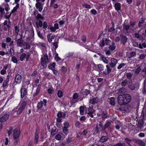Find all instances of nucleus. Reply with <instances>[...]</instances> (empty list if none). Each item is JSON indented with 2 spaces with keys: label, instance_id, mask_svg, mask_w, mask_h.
<instances>
[{
  "label": "nucleus",
  "instance_id": "cd10ccee",
  "mask_svg": "<svg viewBox=\"0 0 146 146\" xmlns=\"http://www.w3.org/2000/svg\"><path fill=\"white\" fill-rule=\"evenodd\" d=\"M31 34L28 36V38L30 40H31L32 38H34V30L33 28L31 30Z\"/></svg>",
  "mask_w": 146,
  "mask_h": 146
},
{
  "label": "nucleus",
  "instance_id": "0e129e2a",
  "mask_svg": "<svg viewBox=\"0 0 146 146\" xmlns=\"http://www.w3.org/2000/svg\"><path fill=\"white\" fill-rule=\"evenodd\" d=\"M82 6L88 9H90L91 8L90 5L88 3H84L82 5Z\"/></svg>",
  "mask_w": 146,
  "mask_h": 146
},
{
  "label": "nucleus",
  "instance_id": "774afa93",
  "mask_svg": "<svg viewBox=\"0 0 146 146\" xmlns=\"http://www.w3.org/2000/svg\"><path fill=\"white\" fill-rule=\"evenodd\" d=\"M123 29L126 31H127L129 29L130 27V25H123Z\"/></svg>",
  "mask_w": 146,
  "mask_h": 146
},
{
  "label": "nucleus",
  "instance_id": "dca6fc26",
  "mask_svg": "<svg viewBox=\"0 0 146 146\" xmlns=\"http://www.w3.org/2000/svg\"><path fill=\"white\" fill-rule=\"evenodd\" d=\"M121 41V43L125 45L127 42L128 38L125 35H120Z\"/></svg>",
  "mask_w": 146,
  "mask_h": 146
},
{
  "label": "nucleus",
  "instance_id": "6e6552de",
  "mask_svg": "<svg viewBox=\"0 0 146 146\" xmlns=\"http://www.w3.org/2000/svg\"><path fill=\"white\" fill-rule=\"evenodd\" d=\"M129 88L131 90H136L139 89V86L138 84L137 83H131L128 86Z\"/></svg>",
  "mask_w": 146,
  "mask_h": 146
},
{
  "label": "nucleus",
  "instance_id": "7ed1b4c3",
  "mask_svg": "<svg viewBox=\"0 0 146 146\" xmlns=\"http://www.w3.org/2000/svg\"><path fill=\"white\" fill-rule=\"evenodd\" d=\"M44 58L42 57L40 58V62L43 68H46L47 67V63L50 61V59H49L48 55L46 54L44 56Z\"/></svg>",
  "mask_w": 146,
  "mask_h": 146
},
{
  "label": "nucleus",
  "instance_id": "a19ab883",
  "mask_svg": "<svg viewBox=\"0 0 146 146\" xmlns=\"http://www.w3.org/2000/svg\"><path fill=\"white\" fill-rule=\"evenodd\" d=\"M36 18L37 20H39L40 19L43 20L44 17L40 13H38L36 16Z\"/></svg>",
  "mask_w": 146,
  "mask_h": 146
},
{
  "label": "nucleus",
  "instance_id": "49530a36",
  "mask_svg": "<svg viewBox=\"0 0 146 146\" xmlns=\"http://www.w3.org/2000/svg\"><path fill=\"white\" fill-rule=\"evenodd\" d=\"M146 56V54H140L139 57V59L141 60H144Z\"/></svg>",
  "mask_w": 146,
  "mask_h": 146
},
{
  "label": "nucleus",
  "instance_id": "f257e3e1",
  "mask_svg": "<svg viewBox=\"0 0 146 146\" xmlns=\"http://www.w3.org/2000/svg\"><path fill=\"white\" fill-rule=\"evenodd\" d=\"M47 101L46 99H43L42 101H40L38 103L36 106L37 112H44L46 109Z\"/></svg>",
  "mask_w": 146,
  "mask_h": 146
},
{
  "label": "nucleus",
  "instance_id": "20e7f679",
  "mask_svg": "<svg viewBox=\"0 0 146 146\" xmlns=\"http://www.w3.org/2000/svg\"><path fill=\"white\" fill-rule=\"evenodd\" d=\"M20 133V131H19L18 129H15L13 134V138L15 141L14 143L16 145L17 144L19 141V137Z\"/></svg>",
  "mask_w": 146,
  "mask_h": 146
},
{
  "label": "nucleus",
  "instance_id": "4c0bfd02",
  "mask_svg": "<svg viewBox=\"0 0 146 146\" xmlns=\"http://www.w3.org/2000/svg\"><path fill=\"white\" fill-rule=\"evenodd\" d=\"M115 98L113 97H111L110 99V104L111 106H114L115 105Z\"/></svg>",
  "mask_w": 146,
  "mask_h": 146
},
{
  "label": "nucleus",
  "instance_id": "052dcab7",
  "mask_svg": "<svg viewBox=\"0 0 146 146\" xmlns=\"http://www.w3.org/2000/svg\"><path fill=\"white\" fill-rule=\"evenodd\" d=\"M111 41L110 40L108 39L107 38H104V43L105 45H107L108 44H109L110 43Z\"/></svg>",
  "mask_w": 146,
  "mask_h": 146
},
{
  "label": "nucleus",
  "instance_id": "5701e85b",
  "mask_svg": "<svg viewBox=\"0 0 146 146\" xmlns=\"http://www.w3.org/2000/svg\"><path fill=\"white\" fill-rule=\"evenodd\" d=\"M23 47L25 49H29L30 48L31 45L28 42H25L23 43Z\"/></svg>",
  "mask_w": 146,
  "mask_h": 146
},
{
  "label": "nucleus",
  "instance_id": "680f3d73",
  "mask_svg": "<svg viewBox=\"0 0 146 146\" xmlns=\"http://www.w3.org/2000/svg\"><path fill=\"white\" fill-rule=\"evenodd\" d=\"M61 70L65 74L67 72V69L66 67L63 66L61 68Z\"/></svg>",
  "mask_w": 146,
  "mask_h": 146
},
{
  "label": "nucleus",
  "instance_id": "338daca9",
  "mask_svg": "<svg viewBox=\"0 0 146 146\" xmlns=\"http://www.w3.org/2000/svg\"><path fill=\"white\" fill-rule=\"evenodd\" d=\"M40 128L38 126H37L36 129V131L35 133V134L39 135L40 133Z\"/></svg>",
  "mask_w": 146,
  "mask_h": 146
},
{
  "label": "nucleus",
  "instance_id": "ddd939ff",
  "mask_svg": "<svg viewBox=\"0 0 146 146\" xmlns=\"http://www.w3.org/2000/svg\"><path fill=\"white\" fill-rule=\"evenodd\" d=\"M106 66V69H105L103 71V73L105 75H108L109 74L110 72H111V68L109 65H107Z\"/></svg>",
  "mask_w": 146,
  "mask_h": 146
},
{
  "label": "nucleus",
  "instance_id": "2f4dec72",
  "mask_svg": "<svg viewBox=\"0 0 146 146\" xmlns=\"http://www.w3.org/2000/svg\"><path fill=\"white\" fill-rule=\"evenodd\" d=\"M81 66V62L79 60V61H78L76 62V71L77 72H79V69Z\"/></svg>",
  "mask_w": 146,
  "mask_h": 146
},
{
  "label": "nucleus",
  "instance_id": "864d4df0",
  "mask_svg": "<svg viewBox=\"0 0 146 146\" xmlns=\"http://www.w3.org/2000/svg\"><path fill=\"white\" fill-rule=\"evenodd\" d=\"M57 94L59 98H61L63 96V93L61 91L59 90L57 91Z\"/></svg>",
  "mask_w": 146,
  "mask_h": 146
},
{
  "label": "nucleus",
  "instance_id": "39448f33",
  "mask_svg": "<svg viewBox=\"0 0 146 146\" xmlns=\"http://www.w3.org/2000/svg\"><path fill=\"white\" fill-rule=\"evenodd\" d=\"M93 106L91 105L88 107H85V111L87 113V114L91 118L94 117L93 113L95 112V110L93 109Z\"/></svg>",
  "mask_w": 146,
  "mask_h": 146
},
{
  "label": "nucleus",
  "instance_id": "72a5a7b5",
  "mask_svg": "<svg viewBox=\"0 0 146 146\" xmlns=\"http://www.w3.org/2000/svg\"><path fill=\"white\" fill-rule=\"evenodd\" d=\"M19 7V3L16 4V6L14 7L13 9L11 11L13 13L17 11V9H18Z\"/></svg>",
  "mask_w": 146,
  "mask_h": 146
},
{
  "label": "nucleus",
  "instance_id": "37998d69",
  "mask_svg": "<svg viewBox=\"0 0 146 146\" xmlns=\"http://www.w3.org/2000/svg\"><path fill=\"white\" fill-rule=\"evenodd\" d=\"M0 12L1 13V17H2L5 13L4 9L3 7H0Z\"/></svg>",
  "mask_w": 146,
  "mask_h": 146
},
{
  "label": "nucleus",
  "instance_id": "473e14b6",
  "mask_svg": "<svg viewBox=\"0 0 146 146\" xmlns=\"http://www.w3.org/2000/svg\"><path fill=\"white\" fill-rule=\"evenodd\" d=\"M136 141L138 143V145L141 146H145V144L144 142L141 140L139 139H137Z\"/></svg>",
  "mask_w": 146,
  "mask_h": 146
},
{
  "label": "nucleus",
  "instance_id": "c85d7f7f",
  "mask_svg": "<svg viewBox=\"0 0 146 146\" xmlns=\"http://www.w3.org/2000/svg\"><path fill=\"white\" fill-rule=\"evenodd\" d=\"M63 133H60V134H56L55 136V138L56 140H60L62 138V136L63 137Z\"/></svg>",
  "mask_w": 146,
  "mask_h": 146
},
{
  "label": "nucleus",
  "instance_id": "b1692460",
  "mask_svg": "<svg viewBox=\"0 0 146 146\" xmlns=\"http://www.w3.org/2000/svg\"><path fill=\"white\" fill-rule=\"evenodd\" d=\"M62 132L63 134V138H65V137L66 136L69 132L68 128H62Z\"/></svg>",
  "mask_w": 146,
  "mask_h": 146
},
{
  "label": "nucleus",
  "instance_id": "c756f323",
  "mask_svg": "<svg viewBox=\"0 0 146 146\" xmlns=\"http://www.w3.org/2000/svg\"><path fill=\"white\" fill-rule=\"evenodd\" d=\"M85 107L86 106H81L79 108V111L80 114L81 115H83L84 114V110H85Z\"/></svg>",
  "mask_w": 146,
  "mask_h": 146
},
{
  "label": "nucleus",
  "instance_id": "5fc2aeb1",
  "mask_svg": "<svg viewBox=\"0 0 146 146\" xmlns=\"http://www.w3.org/2000/svg\"><path fill=\"white\" fill-rule=\"evenodd\" d=\"M64 127H62L63 128H68L69 124L68 121H65L64 122Z\"/></svg>",
  "mask_w": 146,
  "mask_h": 146
},
{
  "label": "nucleus",
  "instance_id": "e433bc0d",
  "mask_svg": "<svg viewBox=\"0 0 146 146\" xmlns=\"http://www.w3.org/2000/svg\"><path fill=\"white\" fill-rule=\"evenodd\" d=\"M108 139V138L107 137L105 136H102L100 140V142L102 143H104L106 142Z\"/></svg>",
  "mask_w": 146,
  "mask_h": 146
},
{
  "label": "nucleus",
  "instance_id": "4468645a",
  "mask_svg": "<svg viewBox=\"0 0 146 146\" xmlns=\"http://www.w3.org/2000/svg\"><path fill=\"white\" fill-rule=\"evenodd\" d=\"M57 117L56 119V121L58 122H61L62 121V112L59 111L57 113Z\"/></svg>",
  "mask_w": 146,
  "mask_h": 146
},
{
  "label": "nucleus",
  "instance_id": "09e8293b",
  "mask_svg": "<svg viewBox=\"0 0 146 146\" xmlns=\"http://www.w3.org/2000/svg\"><path fill=\"white\" fill-rule=\"evenodd\" d=\"M13 127H9V130H7V132L8 136L9 137L10 136V135L11 133L12 132L13 130Z\"/></svg>",
  "mask_w": 146,
  "mask_h": 146
},
{
  "label": "nucleus",
  "instance_id": "3c124183",
  "mask_svg": "<svg viewBox=\"0 0 146 146\" xmlns=\"http://www.w3.org/2000/svg\"><path fill=\"white\" fill-rule=\"evenodd\" d=\"M14 29L15 33L18 35L19 31V26H15L14 27Z\"/></svg>",
  "mask_w": 146,
  "mask_h": 146
},
{
  "label": "nucleus",
  "instance_id": "f704fd0d",
  "mask_svg": "<svg viewBox=\"0 0 146 146\" xmlns=\"http://www.w3.org/2000/svg\"><path fill=\"white\" fill-rule=\"evenodd\" d=\"M82 93L84 95H85L86 96H87L90 94V90L88 89H84L82 92Z\"/></svg>",
  "mask_w": 146,
  "mask_h": 146
},
{
  "label": "nucleus",
  "instance_id": "1a4fd4ad",
  "mask_svg": "<svg viewBox=\"0 0 146 146\" xmlns=\"http://www.w3.org/2000/svg\"><path fill=\"white\" fill-rule=\"evenodd\" d=\"M122 96L124 98V100H125L126 105L128 104L130 102L131 100V97L129 94H124L122 95Z\"/></svg>",
  "mask_w": 146,
  "mask_h": 146
},
{
  "label": "nucleus",
  "instance_id": "603ef678",
  "mask_svg": "<svg viewBox=\"0 0 146 146\" xmlns=\"http://www.w3.org/2000/svg\"><path fill=\"white\" fill-rule=\"evenodd\" d=\"M114 146H127V145L124 143L119 142L114 145Z\"/></svg>",
  "mask_w": 146,
  "mask_h": 146
},
{
  "label": "nucleus",
  "instance_id": "c9c22d12",
  "mask_svg": "<svg viewBox=\"0 0 146 146\" xmlns=\"http://www.w3.org/2000/svg\"><path fill=\"white\" fill-rule=\"evenodd\" d=\"M36 25L37 28H39L38 27H42L43 25L42 21L41 20H38V22H36Z\"/></svg>",
  "mask_w": 146,
  "mask_h": 146
},
{
  "label": "nucleus",
  "instance_id": "4be33fe9",
  "mask_svg": "<svg viewBox=\"0 0 146 146\" xmlns=\"http://www.w3.org/2000/svg\"><path fill=\"white\" fill-rule=\"evenodd\" d=\"M9 81L4 80L3 81L2 85L1 86V87L3 88L4 89H6L9 86Z\"/></svg>",
  "mask_w": 146,
  "mask_h": 146
},
{
  "label": "nucleus",
  "instance_id": "8fccbe9b",
  "mask_svg": "<svg viewBox=\"0 0 146 146\" xmlns=\"http://www.w3.org/2000/svg\"><path fill=\"white\" fill-rule=\"evenodd\" d=\"M74 54V52H69L66 53L65 56L66 57L68 58L70 57H71Z\"/></svg>",
  "mask_w": 146,
  "mask_h": 146
},
{
  "label": "nucleus",
  "instance_id": "13d9d810",
  "mask_svg": "<svg viewBox=\"0 0 146 146\" xmlns=\"http://www.w3.org/2000/svg\"><path fill=\"white\" fill-rule=\"evenodd\" d=\"M11 60L15 63H17L18 62L15 56H13L12 57Z\"/></svg>",
  "mask_w": 146,
  "mask_h": 146
},
{
  "label": "nucleus",
  "instance_id": "a211bd4d",
  "mask_svg": "<svg viewBox=\"0 0 146 146\" xmlns=\"http://www.w3.org/2000/svg\"><path fill=\"white\" fill-rule=\"evenodd\" d=\"M9 115L8 114H6L3 116L0 117V122H4L6 121L9 118Z\"/></svg>",
  "mask_w": 146,
  "mask_h": 146
},
{
  "label": "nucleus",
  "instance_id": "a878e982",
  "mask_svg": "<svg viewBox=\"0 0 146 146\" xmlns=\"http://www.w3.org/2000/svg\"><path fill=\"white\" fill-rule=\"evenodd\" d=\"M23 39H18L17 40V45L18 46L21 47L23 44Z\"/></svg>",
  "mask_w": 146,
  "mask_h": 146
},
{
  "label": "nucleus",
  "instance_id": "c03bdc74",
  "mask_svg": "<svg viewBox=\"0 0 146 146\" xmlns=\"http://www.w3.org/2000/svg\"><path fill=\"white\" fill-rule=\"evenodd\" d=\"M100 45V46L101 47H103L104 45H105V44L104 43V38H103L100 41L99 43Z\"/></svg>",
  "mask_w": 146,
  "mask_h": 146
},
{
  "label": "nucleus",
  "instance_id": "2eb2a0df",
  "mask_svg": "<svg viewBox=\"0 0 146 146\" xmlns=\"http://www.w3.org/2000/svg\"><path fill=\"white\" fill-rule=\"evenodd\" d=\"M41 87V85L40 84L38 85L35 92L33 93V96L34 97L36 96L39 94L40 90Z\"/></svg>",
  "mask_w": 146,
  "mask_h": 146
},
{
  "label": "nucleus",
  "instance_id": "e2e57ef3",
  "mask_svg": "<svg viewBox=\"0 0 146 146\" xmlns=\"http://www.w3.org/2000/svg\"><path fill=\"white\" fill-rule=\"evenodd\" d=\"M125 92V88L123 87H122L119 89V92L121 94L124 93Z\"/></svg>",
  "mask_w": 146,
  "mask_h": 146
},
{
  "label": "nucleus",
  "instance_id": "a18cd8bd",
  "mask_svg": "<svg viewBox=\"0 0 146 146\" xmlns=\"http://www.w3.org/2000/svg\"><path fill=\"white\" fill-rule=\"evenodd\" d=\"M111 123L110 121H108L105 124L104 126L103 127V129L105 130L110 125Z\"/></svg>",
  "mask_w": 146,
  "mask_h": 146
},
{
  "label": "nucleus",
  "instance_id": "58836bf2",
  "mask_svg": "<svg viewBox=\"0 0 146 146\" xmlns=\"http://www.w3.org/2000/svg\"><path fill=\"white\" fill-rule=\"evenodd\" d=\"M39 135L35 134L34 142L36 144H37L38 142Z\"/></svg>",
  "mask_w": 146,
  "mask_h": 146
},
{
  "label": "nucleus",
  "instance_id": "0eeeda50",
  "mask_svg": "<svg viewBox=\"0 0 146 146\" xmlns=\"http://www.w3.org/2000/svg\"><path fill=\"white\" fill-rule=\"evenodd\" d=\"M22 81V76L21 75L16 74L15 75V80L13 84V86H15L17 84H20Z\"/></svg>",
  "mask_w": 146,
  "mask_h": 146
},
{
  "label": "nucleus",
  "instance_id": "69168bd1",
  "mask_svg": "<svg viewBox=\"0 0 146 146\" xmlns=\"http://www.w3.org/2000/svg\"><path fill=\"white\" fill-rule=\"evenodd\" d=\"M127 82V81L126 79L123 80L121 82V86L123 87L125 86L126 85Z\"/></svg>",
  "mask_w": 146,
  "mask_h": 146
},
{
  "label": "nucleus",
  "instance_id": "6e6d98bb",
  "mask_svg": "<svg viewBox=\"0 0 146 146\" xmlns=\"http://www.w3.org/2000/svg\"><path fill=\"white\" fill-rule=\"evenodd\" d=\"M133 75V73H132L130 72H129V73H127L126 76L127 78L128 79H130L131 78Z\"/></svg>",
  "mask_w": 146,
  "mask_h": 146
},
{
  "label": "nucleus",
  "instance_id": "ea45409f",
  "mask_svg": "<svg viewBox=\"0 0 146 146\" xmlns=\"http://www.w3.org/2000/svg\"><path fill=\"white\" fill-rule=\"evenodd\" d=\"M135 56L136 52L134 51H132L130 52L128 56V57L129 58H131Z\"/></svg>",
  "mask_w": 146,
  "mask_h": 146
},
{
  "label": "nucleus",
  "instance_id": "bf43d9fd",
  "mask_svg": "<svg viewBox=\"0 0 146 146\" xmlns=\"http://www.w3.org/2000/svg\"><path fill=\"white\" fill-rule=\"evenodd\" d=\"M125 140L127 144L129 145H131L130 143L132 141V140L126 137L125 138Z\"/></svg>",
  "mask_w": 146,
  "mask_h": 146
},
{
  "label": "nucleus",
  "instance_id": "9d476101",
  "mask_svg": "<svg viewBox=\"0 0 146 146\" xmlns=\"http://www.w3.org/2000/svg\"><path fill=\"white\" fill-rule=\"evenodd\" d=\"M118 103L120 105H126L124 98L122 96V95L119 96L117 99Z\"/></svg>",
  "mask_w": 146,
  "mask_h": 146
},
{
  "label": "nucleus",
  "instance_id": "f3484780",
  "mask_svg": "<svg viewBox=\"0 0 146 146\" xmlns=\"http://www.w3.org/2000/svg\"><path fill=\"white\" fill-rule=\"evenodd\" d=\"M21 96L23 98L27 93V89H20Z\"/></svg>",
  "mask_w": 146,
  "mask_h": 146
},
{
  "label": "nucleus",
  "instance_id": "7c9ffc66",
  "mask_svg": "<svg viewBox=\"0 0 146 146\" xmlns=\"http://www.w3.org/2000/svg\"><path fill=\"white\" fill-rule=\"evenodd\" d=\"M108 113L106 111H103L102 113V117L103 119L107 117Z\"/></svg>",
  "mask_w": 146,
  "mask_h": 146
},
{
  "label": "nucleus",
  "instance_id": "f03ea898",
  "mask_svg": "<svg viewBox=\"0 0 146 146\" xmlns=\"http://www.w3.org/2000/svg\"><path fill=\"white\" fill-rule=\"evenodd\" d=\"M27 104V102L26 101H23L21 102L20 103V105H19L17 106L18 108V110L15 111L13 110L12 112H16L17 114V115L20 114L23 111L25 108Z\"/></svg>",
  "mask_w": 146,
  "mask_h": 146
},
{
  "label": "nucleus",
  "instance_id": "4d7b16f0",
  "mask_svg": "<svg viewBox=\"0 0 146 146\" xmlns=\"http://www.w3.org/2000/svg\"><path fill=\"white\" fill-rule=\"evenodd\" d=\"M37 3L35 4V7L37 9H38L39 8L43 6L42 5L41 3L39 2H36Z\"/></svg>",
  "mask_w": 146,
  "mask_h": 146
},
{
  "label": "nucleus",
  "instance_id": "f8f14e48",
  "mask_svg": "<svg viewBox=\"0 0 146 146\" xmlns=\"http://www.w3.org/2000/svg\"><path fill=\"white\" fill-rule=\"evenodd\" d=\"M118 61L116 59L112 58L111 59V62L109 63L110 66L111 68H113L115 66Z\"/></svg>",
  "mask_w": 146,
  "mask_h": 146
},
{
  "label": "nucleus",
  "instance_id": "6ab92c4d",
  "mask_svg": "<svg viewBox=\"0 0 146 146\" xmlns=\"http://www.w3.org/2000/svg\"><path fill=\"white\" fill-rule=\"evenodd\" d=\"M55 35L54 34L52 35L51 34H49L47 36V39L48 42L51 43L53 39L55 38Z\"/></svg>",
  "mask_w": 146,
  "mask_h": 146
},
{
  "label": "nucleus",
  "instance_id": "423d86ee",
  "mask_svg": "<svg viewBox=\"0 0 146 146\" xmlns=\"http://www.w3.org/2000/svg\"><path fill=\"white\" fill-rule=\"evenodd\" d=\"M31 54L29 52H27L26 53H22L20 55L19 57L20 60L21 61H23L25 59L27 62L28 61L30 58Z\"/></svg>",
  "mask_w": 146,
  "mask_h": 146
},
{
  "label": "nucleus",
  "instance_id": "79ce46f5",
  "mask_svg": "<svg viewBox=\"0 0 146 146\" xmlns=\"http://www.w3.org/2000/svg\"><path fill=\"white\" fill-rule=\"evenodd\" d=\"M9 54L11 56H13L15 54V51L13 48H10L9 49Z\"/></svg>",
  "mask_w": 146,
  "mask_h": 146
},
{
  "label": "nucleus",
  "instance_id": "9b49d317",
  "mask_svg": "<svg viewBox=\"0 0 146 146\" xmlns=\"http://www.w3.org/2000/svg\"><path fill=\"white\" fill-rule=\"evenodd\" d=\"M98 102L99 98L98 97L90 98L89 100V103L92 105L97 104Z\"/></svg>",
  "mask_w": 146,
  "mask_h": 146
},
{
  "label": "nucleus",
  "instance_id": "393cba45",
  "mask_svg": "<svg viewBox=\"0 0 146 146\" xmlns=\"http://www.w3.org/2000/svg\"><path fill=\"white\" fill-rule=\"evenodd\" d=\"M109 58L107 57H105L104 56H101V60L106 64H108L109 62Z\"/></svg>",
  "mask_w": 146,
  "mask_h": 146
},
{
  "label": "nucleus",
  "instance_id": "de8ad7c7",
  "mask_svg": "<svg viewBox=\"0 0 146 146\" xmlns=\"http://www.w3.org/2000/svg\"><path fill=\"white\" fill-rule=\"evenodd\" d=\"M141 70V69L140 66L138 67L136 69L135 72V74H138L140 72Z\"/></svg>",
  "mask_w": 146,
  "mask_h": 146
},
{
  "label": "nucleus",
  "instance_id": "aec40b11",
  "mask_svg": "<svg viewBox=\"0 0 146 146\" xmlns=\"http://www.w3.org/2000/svg\"><path fill=\"white\" fill-rule=\"evenodd\" d=\"M58 130L57 129L56 126H54L51 129L50 133L51 135H54L58 132Z\"/></svg>",
  "mask_w": 146,
  "mask_h": 146
},
{
  "label": "nucleus",
  "instance_id": "412c9836",
  "mask_svg": "<svg viewBox=\"0 0 146 146\" xmlns=\"http://www.w3.org/2000/svg\"><path fill=\"white\" fill-rule=\"evenodd\" d=\"M115 9L117 11L121 10V4L119 3H115L114 5Z\"/></svg>",
  "mask_w": 146,
  "mask_h": 146
},
{
  "label": "nucleus",
  "instance_id": "bb28decb",
  "mask_svg": "<svg viewBox=\"0 0 146 146\" xmlns=\"http://www.w3.org/2000/svg\"><path fill=\"white\" fill-rule=\"evenodd\" d=\"M56 65V63L55 62H53L48 66V68L49 69L52 70L54 69H55Z\"/></svg>",
  "mask_w": 146,
  "mask_h": 146
}]
</instances>
